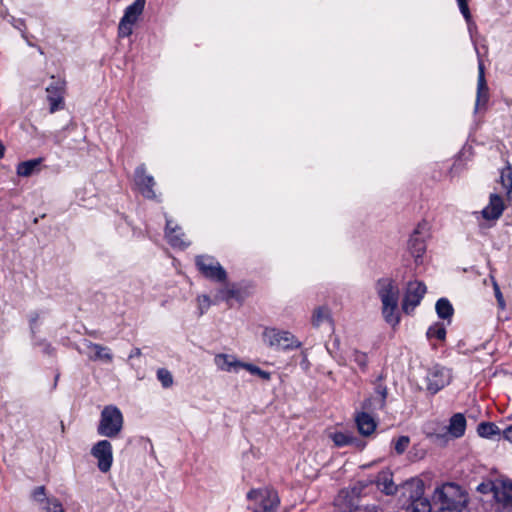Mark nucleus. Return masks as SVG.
I'll return each mask as SVG.
<instances>
[{
    "instance_id": "f257e3e1",
    "label": "nucleus",
    "mask_w": 512,
    "mask_h": 512,
    "mask_svg": "<svg viewBox=\"0 0 512 512\" xmlns=\"http://www.w3.org/2000/svg\"><path fill=\"white\" fill-rule=\"evenodd\" d=\"M376 292L382 303V315L385 321L392 327H396L400 322L398 284L392 278H381L376 282Z\"/></svg>"
},
{
    "instance_id": "f03ea898",
    "label": "nucleus",
    "mask_w": 512,
    "mask_h": 512,
    "mask_svg": "<svg viewBox=\"0 0 512 512\" xmlns=\"http://www.w3.org/2000/svg\"><path fill=\"white\" fill-rule=\"evenodd\" d=\"M468 500V494L454 483H446L437 487L432 498L436 511L466 507Z\"/></svg>"
},
{
    "instance_id": "7ed1b4c3",
    "label": "nucleus",
    "mask_w": 512,
    "mask_h": 512,
    "mask_svg": "<svg viewBox=\"0 0 512 512\" xmlns=\"http://www.w3.org/2000/svg\"><path fill=\"white\" fill-rule=\"evenodd\" d=\"M123 423V414L118 407L114 405L105 406L101 411L98 434L108 438H116L123 429Z\"/></svg>"
},
{
    "instance_id": "20e7f679",
    "label": "nucleus",
    "mask_w": 512,
    "mask_h": 512,
    "mask_svg": "<svg viewBox=\"0 0 512 512\" xmlns=\"http://www.w3.org/2000/svg\"><path fill=\"white\" fill-rule=\"evenodd\" d=\"M263 342L275 350H294L301 347L302 343L289 331L277 328H265L262 333Z\"/></svg>"
},
{
    "instance_id": "39448f33",
    "label": "nucleus",
    "mask_w": 512,
    "mask_h": 512,
    "mask_svg": "<svg viewBox=\"0 0 512 512\" xmlns=\"http://www.w3.org/2000/svg\"><path fill=\"white\" fill-rule=\"evenodd\" d=\"M247 499L253 503V512H277L280 502L277 492L267 487L250 490Z\"/></svg>"
},
{
    "instance_id": "423d86ee",
    "label": "nucleus",
    "mask_w": 512,
    "mask_h": 512,
    "mask_svg": "<svg viewBox=\"0 0 512 512\" xmlns=\"http://www.w3.org/2000/svg\"><path fill=\"white\" fill-rule=\"evenodd\" d=\"M403 495L410 502L406 508V512H431V503L425 497L424 485L422 481L416 480L407 482L403 487Z\"/></svg>"
},
{
    "instance_id": "0eeeda50",
    "label": "nucleus",
    "mask_w": 512,
    "mask_h": 512,
    "mask_svg": "<svg viewBox=\"0 0 512 512\" xmlns=\"http://www.w3.org/2000/svg\"><path fill=\"white\" fill-rule=\"evenodd\" d=\"M430 236V224L426 220L420 221L408 240V251L417 265L422 264V257L426 252V239Z\"/></svg>"
},
{
    "instance_id": "6e6552de",
    "label": "nucleus",
    "mask_w": 512,
    "mask_h": 512,
    "mask_svg": "<svg viewBox=\"0 0 512 512\" xmlns=\"http://www.w3.org/2000/svg\"><path fill=\"white\" fill-rule=\"evenodd\" d=\"M366 486V483L358 482L350 490L340 491L334 501L337 512H361L358 499Z\"/></svg>"
},
{
    "instance_id": "1a4fd4ad",
    "label": "nucleus",
    "mask_w": 512,
    "mask_h": 512,
    "mask_svg": "<svg viewBox=\"0 0 512 512\" xmlns=\"http://www.w3.org/2000/svg\"><path fill=\"white\" fill-rule=\"evenodd\" d=\"M199 271L208 279L217 282H224L227 273L221 264L212 256L200 255L195 259Z\"/></svg>"
},
{
    "instance_id": "9d476101",
    "label": "nucleus",
    "mask_w": 512,
    "mask_h": 512,
    "mask_svg": "<svg viewBox=\"0 0 512 512\" xmlns=\"http://www.w3.org/2000/svg\"><path fill=\"white\" fill-rule=\"evenodd\" d=\"M145 3L146 0H135L126 8L118 27V32L121 37H128L132 34L133 25L143 13Z\"/></svg>"
},
{
    "instance_id": "9b49d317",
    "label": "nucleus",
    "mask_w": 512,
    "mask_h": 512,
    "mask_svg": "<svg viewBox=\"0 0 512 512\" xmlns=\"http://www.w3.org/2000/svg\"><path fill=\"white\" fill-rule=\"evenodd\" d=\"M426 380L427 390L435 394L451 382L452 372L449 368L437 364L428 370Z\"/></svg>"
},
{
    "instance_id": "f8f14e48",
    "label": "nucleus",
    "mask_w": 512,
    "mask_h": 512,
    "mask_svg": "<svg viewBox=\"0 0 512 512\" xmlns=\"http://www.w3.org/2000/svg\"><path fill=\"white\" fill-rule=\"evenodd\" d=\"M426 293V286L420 281H410L407 284L405 294L402 300V310L409 314L421 303Z\"/></svg>"
},
{
    "instance_id": "ddd939ff",
    "label": "nucleus",
    "mask_w": 512,
    "mask_h": 512,
    "mask_svg": "<svg viewBox=\"0 0 512 512\" xmlns=\"http://www.w3.org/2000/svg\"><path fill=\"white\" fill-rule=\"evenodd\" d=\"M134 183L140 193L148 199H155L156 193L154 191L155 180L153 176L146 173V167L144 164L139 165L135 169Z\"/></svg>"
},
{
    "instance_id": "4468645a",
    "label": "nucleus",
    "mask_w": 512,
    "mask_h": 512,
    "mask_svg": "<svg viewBox=\"0 0 512 512\" xmlns=\"http://www.w3.org/2000/svg\"><path fill=\"white\" fill-rule=\"evenodd\" d=\"M64 86V81L52 77V82L46 88L51 113L63 108Z\"/></svg>"
},
{
    "instance_id": "2eb2a0df",
    "label": "nucleus",
    "mask_w": 512,
    "mask_h": 512,
    "mask_svg": "<svg viewBox=\"0 0 512 512\" xmlns=\"http://www.w3.org/2000/svg\"><path fill=\"white\" fill-rule=\"evenodd\" d=\"M497 502L503 505L504 512H512V481H499L493 485Z\"/></svg>"
},
{
    "instance_id": "dca6fc26",
    "label": "nucleus",
    "mask_w": 512,
    "mask_h": 512,
    "mask_svg": "<svg viewBox=\"0 0 512 512\" xmlns=\"http://www.w3.org/2000/svg\"><path fill=\"white\" fill-rule=\"evenodd\" d=\"M505 209L504 199L499 193H491L488 205L482 210L483 218L497 220Z\"/></svg>"
},
{
    "instance_id": "f3484780",
    "label": "nucleus",
    "mask_w": 512,
    "mask_h": 512,
    "mask_svg": "<svg viewBox=\"0 0 512 512\" xmlns=\"http://www.w3.org/2000/svg\"><path fill=\"white\" fill-rule=\"evenodd\" d=\"M113 464V449L108 440L98 441V469L107 473Z\"/></svg>"
},
{
    "instance_id": "a211bd4d",
    "label": "nucleus",
    "mask_w": 512,
    "mask_h": 512,
    "mask_svg": "<svg viewBox=\"0 0 512 512\" xmlns=\"http://www.w3.org/2000/svg\"><path fill=\"white\" fill-rule=\"evenodd\" d=\"M485 68L483 62L480 60L478 63V79H477V96L475 109L487 103L489 98L488 86L485 79Z\"/></svg>"
},
{
    "instance_id": "6ab92c4d",
    "label": "nucleus",
    "mask_w": 512,
    "mask_h": 512,
    "mask_svg": "<svg viewBox=\"0 0 512 512\" xmlns=\"http://www.w3.org/2000/svg\"><path fill=\"white\" fill-rule=\"evenodd\" d=\"M214 364L220 371L237 372L242 367L243 362L239 361L234 355L219 353L214 357Z\"/></svg>"
},
{
    "instance_id": "aec40b11",
    "label": "nucleus",
    "mask_w": 512,
    "mask_h": 512,
    "mask_svg": "<svg viewBox=\"0 0 512 512\" xmlns=\"http://www.w3.org/2000/svg\"><path fill=\"white\" fill-rule=\"evenodd\" d=\"M166 238L170 245L173 247L184 248L188 245V243L184 239V233L181 231V228L177 225H174L172 220H166Z\"/></svg>"
},
{
    "instance_id": "412c9836",
    "label": "nucleus",
    "mask_w": 512,
    "mask_h": 512,
    "mask_svg": "<svg viewBox=\"0 0 512 512\" xmlns=\"http://www.w3.org/2000/svg\"><path fill=\"white\" fill-rule=\"evenodd\" d=\"M231 299H235L240 302L243 300L241 291L234 284L220 288L214 296V304L220 301L229 302Z\"/></svg>"
},
{
    "instance_id": "4be33fe9",
    "label": "nucleus",
    "mask_w": 512,
    "mask_h": 512,
    "mask_svg": "<svg viewBox=\"0 0 512 512\" xmlns=\"http://www.w3.org/2000/svg\"><path fill=\"white\" fill-rule=\"evenodd\" d=\"M357 428L363 436L371 435L376 429V422L374 418L367 412H361L356 416Z\"/></svg>"
},
{
    "instance_id": "5701e85b",
    "label": "nucleus",
    "mask_w": 512,
    "mask_h": 512,
    "mask_svg": "<svg viewBox=\"0 0 512 512\" xmlns=\"http://www.w3.org/2000/svg\"><path fill=\"white\" fill-rule=\"evenodd\" d=\"M375 482L377 487L386 495H392L397 490L392 479V474L389 471H381L377 475Z\"/></svg>"
},
{
    "instance_id": "b1692460",
    "label": "nucleus",
    "mask_w": 512,
    "mask_h": 512,
    "mask_svg": "<svg viewBox=\"0 0 512 512\" xmlns=\"http://www.w3.org/2000/svg\"><path fill=\"white\" fill-rule=\"evenodd\" d=\"M40 318V315L38 313H34L33 315H31L30 317V329H31V333H32V336H33V342H34V345L35 346H38L41 348V350L46 353V354H50L51 353V350H50V345L49 343H47L45 340L43 339H38L36 337V330H37V326H38V320Z\"/></svg>"
},
{
    "instance_id": "393cba45",
    "label": "nucleus",
    "mask_w": 512,
    "mask_h": 512,
    "mask_svg": "<svg viewBox=\"0 0 512 512\" xmlns=\"http://www.w3.org/2000/svg\"><path fill=\"white\" fill-rule=\"evenodd\" d=\"M40 318V315L38 313H34L33 315H31L30 317V329H31V333H32V336H33V342H34V345L35 346H38L41 348V350L46 353V354H50L51 353V350H50V345L49 343H47L45 340L43 339H38L36 337V330H37V326H38V320Z\"/></svg>"
},
{
    "instance_id": "a878e982",
    "label": "nucleus",
    "mask_w": 512,
    "mask_h": 512,
    "mask_svg": "<svg viewBox=\"0 0 512 512\" xmlns=\"http://www.w3.org/2000/svg\"><path fill=\"white\" fill-rule=\"evenodd\" d=\"M465 428L466 419L462 414L457 413L451 417L449 425V432L451 435L456 438L461 437L465 432Z\"/></svg>"
},
{
    "instance_id": "bb28decb",
    "label": "nucleus",
    "mask_w": 512,
    "mask_h": 512,
    "mask_svg": "<svg viewBox=\"0 0 512 512\" xmlns=\"http://www.w3.org/2000/svg\"><path fill=\"white\" fill-rule=\"evenodd\" d=\"M498 182L505 191L507 199L510 200L512 196V167L510 165L501 170Z\"/></svg>"
},
{
    "instance_id": "cd10ccee",
    "label": "nucleus",
    "mask_w": 512,
    "mask_h": 512,
    "mask_svg": "<svg viewBox=\"0 0 512 512\" xmlns=\"http://www.w3.org/2000/svg\"><path fill=\"white\" fill-rule=\"evenodd\" d=\"M331 322V313L327 307H318L314 310L312 315V325L316 328L320 327L324 323Z\"/></svg>"
},
{
    "instance_id": "c85d7f7f",
    "label": "nucleus",
    "mask_w": 512,
    "mask_h": 512,
    "mask_svg": "<svg viewBox=\"0 0 512 512\" xmlns=\"http://www.w3.org/2000/svg\"><path fill=\"white\" fill-rule=\"evenodd\" d=\"M40 162V159H32L19 163L16 170L17 174L21 177L31 176L39 166Z\"/></svg>"
},
{
    "instance_id": "c756f323",
    "label": "nucleus",
    "mask_w": 512,
    "mask_h": 512,
    "mask_svg": "<svg viewBox=\"0 0 512 512\" xmlns=\"http://www.w3.org/2000/svg\"><path fill=\"white\" fill-rule=\"evenodd\" d=\"M435 308L438 316L444 320L450 319L454 312L451 303L446 298H440L436 302Z\"/></svg>"
},
{
    "instance_id": "7c9ffc66",
    "label": "nucleus",
    "mask_w": 512,
    "mask_h": 512,
    "mask_svg": "<svg viewBox=\"0 0 512 512\" xmlns=\"http://www.w3.org/2000/svg\"><path fill=\"white\" fill-rule=\"evenodd\" d=\"M382 377L379 376L375 383L374 394L373 396L377 397L376 405L377 406H385L386 398L388 394L387 387L381 383Z\"/></svg>"
},
{
    "instance_id": "2f4dec72",
    "label": "nucleus",
    "mask_w": 512,
    "mask_h": 512,
    "mask_svg": "<svg viewBox=\"0 0 512 512\" xmlns=\"http://www.w3.org/2000/svg\"><path fill=\"white\" fill-rule=\"evenodd\" d=\"M477 432L481 437L490 438L499 433V428L490 422H482L478 425Z\"/></svg>"
},
{
    "instance_id": "473e14b6",
    "label": "nucleus",
    "mask_w": 512,
    "mask_h": 512,
    "mask_svg": "<svg viewBox=\"0 0 512 512\" xmlns=\"http://www.w3.org/2000/svg\"><path fill=\"white\" fill-rule=\"evenodd\" d=\"M460 12L462 13L463 17L465 18L468 30L471 33L473 29L476 28L475 23L472 20V16L468 7V0H457Z\"/></svg>"
},
{
    "instance_id": "72a5a7b5",
    "label": "nucleus",
    "mask_w": 512,
    "mask_h": 512,
    "mask_svg": "<svg viewBox=\"0 0 512 512\" xmlns=\"http://www.w3.org/2000/svg\"><path fill=\"white\" fill-rule=\"evenodd\" d=\"M426 334L429 339L436 338L442 341L446 337V329L442 323H435L434 325L428 328Z\"/></svg>"
},
{
    "instance_id": "f704fd0d",
    "label": "nucleus",
    "mask_w": 512,
    "mask_h": 512,
    "mask_svg": "<svg viewBox=\"0 0 512 512\" xmlns=\"http://www.w3.org/2000/svg\"><path fill=\"white\" fill-rule=\"evenodd\" d=\"M31 496H32V498H33V500L35 502H37L38 504L41 505V509L42 510H43V507L45 505H47L48 501H50V500H57L54 497H51V498L46 497L45 488L43 486H39V487L35 488L32 491Z\"/></svg>"
},
{
    "instance_id": "c9c22d12",
    "label": "nucleus",
    "mask_w": 512,
    "mask_h": 512,
    "mask_svg": "<svg viewBox=\"0 0 512 512\" xmlns=\"http://www.w3.org/2000/svg\"><path fill=\"white\" fill-rule=\"evenodd\" d=\"M351 359L359 366L361 371L365 372L368 365V356L366 353L354 349L351 353Z\"/></svg>"
},
{
    "instance_id": "e433bc0d",
    "label": "nucleus",
    "mask_w": 512,
    "mask_h": 512,
    "mask_svg": "<svg viewBox=\"0 0 512 512\" xmlns=\"http://www.w3.org/2000/svg\"><path fill=\"white\" fill-rule=\"evenodd\" d=\"M331 438L336 446L343 447L352 444L355 439L347 433L335 432L331 435Z\"/></svg>"
},
{
    "instance_id": "4c0bfd02",
    "label": "nucleus",
    "mask_w": 512,
    "mask_h": 512,
    "mask_svg": "<svg viewBox=\"0 0 512 512\" xmlns=\"http://www.w3.org/2000/svg\"><path fill=\"white\" fill-rule=\"evenodd\" d=\"M78 350L81 354L86 355L89 359L96 357V346L86 339H83L79 343Z\"/></svg>"
},
{
    "instance_id": "58836bf2",
    "label": "nucleus",
    "mask_w": 512,
    "mask_h": 512,
    "mask_svg": "<svg viewBox=\"0 0 512 512\" xmlns=\"http://www.w3.org/2000/svg\"><path fill=\"white\" fill-rule=\"evenodd\" d=\"M157 379L161 382L164 388H169L173 384V376L165 368H160L157 371Z\"/></svg>"
},
{
    "instance_id": "ea45409f",
    "label": "nucleus",
    "mask_w": 512,
    "mask_h": 512,
    "mask_svg": "<svg viewBox=\"0 0 512 512\" xmlns=\"http://www.w3.org/2000/svg\"><path fill=\"white\" fill-rule=\"evenodd\" d=\"M241 368L246 369L251 374L258 375L260 378H262L264 380H269L270 379V373L269 372L264 371V370L260 369L258 366H255L253 364L243 363Z\"/></svg>"
},
{
    "instance_id": "a19ab883",
    "label": "nucleus",
    "mask_w": 512,
    "mask_h": 512,
    "mask_svg": "<svg viewBox=\"0 0 512 512\" xmlns=\"http://www.w3.org/2000/svg\"><path fill=\"white\" fill-rule=\"evenodd\" d=\"M112 360L113 354L111 353V350L107 347L98 345V361L110 364L112 363Z\"/></svg>"
},
{
    "instance_id": "79ce46f5",
    "label": "nucleus",
    "mask_w": 512,
    "mask_h": 512,
    "mask_svg": "<svg viewBox=\"0 0 512 512\" xmlns=\"http://www.w3.org/2000/svg\"><path fill=\"white\" fill-rule=\"evenodd\" d=\"M410 439L408 436H400L394 445V449L398 454H402L409 446Z\"/></svg>"
},
{
    "instance_id": "37998d69",
    "label": "nucleus",
    "mask_w": 512,
    "mask_h": 512,
    "mask_svg": "<svg viewBox=\"0 0 512 512\" xmlns=\"http://www.w3.org/2000/svg\"><path fill=\"white\" fill-rule=\"evenodd\" d=\"M45 512H65L59 500H50L43 507Z\"/></svg>"
},
{
    "instance_id": "c03bdc74",
    "label": "nucleus",
    "mask_w": 512,
    "mask_h": 512,
    "mask_svg": "<svg viewBox=\"0 0 512 512\" xmlns=\"http://www.w3.org/2000/svg\"><path fill=\"white\" fill-rule=\"evenodd\" d=\"M376 401H377V397L372 395L370 398L366 399L363 402V409H365L367 411H374V410L383 409L385 407V406H377Z\"/></svg>"
},
{
    "instance_id": "a18cd8bd",
    "label": "nucleus",
    "mask_w": 512,
    "mask_h": 512,
    "mask_svg": "<svg viewBox=\"0 0 512 512\" xmlns=\"http://www.w3.org/2000/svg\"><path fill=\"white\" fill-rule=\"evenodd\" d=\"M197 300H198V305H199L201 314H203L213 303L210 300L209 296H207V295L199 296Z\"/></svg>"
},
{
    "instance_id": "49530a36",
    "label": "nucleus",
    "mask_w": 512,
    "mask_h": 512,
    "mask_svg": "<svg viewBox=\"0 0 512 512\" xmlns=\"http://www.w3.org/2000/svg\"><path fill=\"white\" fill-rule=\"evenodd\" d=\"M493 287H494V291H495V297L497 299V302H498V305L501 309H504L505 308V301H504V298H503V295L500 291V288L498 286V284L494 281L493 283Z\"/></svg>"
},
{
    "instance_id": "de8ad7c7",
    "label": "nucleus",
    "mask_w": 512,
    "mask_h": 512,
    "mask_svg": "<svg viewBox=\"0 0 512 512\" xmlns=\"http://www.w3.org/2000/svg\"><path fill=\"white\" fill-rule=\"evenodd\" d=\"M503 437L512 442V424L506 427L503 431Z\"/></svg>"
},
{
    "instance_id": "09e8293b",
    "label": "nucleus",
    "mask_w": 512,
    "mask_h": 512,
    "mask_svg": "<svg viewBox=\"0 0 512 512\" xmlns=\"http://www.w3.org/2000/svg\"><path fill=\"white\" fill-rule=\"evenodd\" d=\"M436 512H469L468 506L463 508H457V509H447L445 511H436Z\"/></svg>"
},
{
    "instance_id": "8fccbe9b",
    "label": "nucleus",
    "mask_w": 512,
    "mask_h": 512,
    "mask_svg": "<svg viewBox=\"0 0 512 512\" xmlns=\"http://www.w3.org/2000/svg\"><path fill=\"white\" fill-rule=\"evenodd\" d=\"M14 27L17 28L18 30L22 31L23 32V28L25 27L24 25V22L22 20H15L14 23H13Z\"/></svg>"
},
{
    "instance_id": "3c124183",
    "label": "nucleus",
    "mask_w": 512,
    "mask_h": 512,
    "mask_svg": "<svg viewBox=\"0 0 512 512\" xmlns=\"http://www.w3.org/2000/svg\"><path fill=\"white\" fill-rule=\"evenodd\" d=\"M140 356H141V349L136 347L131 351L129 358L140 357Z\"/></svg>"
},
{
    "instance_id": "603ef678",
    "label": "nucleus",
    "mask_w": 512,
    "mask_h": 512,
    "mask_svg": "<svg viewBox=\"0 0 512 512\" xmlns=\"http://www.w3.org/2000/svg\"><path fill=\"white\" fill-rule=\"evenodd\" d=\"M90 453H91V455H93L94 457H96V445H93V446L91 447Z\"/></svg>"
}]
</instances>
